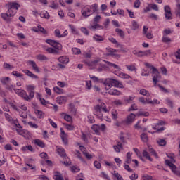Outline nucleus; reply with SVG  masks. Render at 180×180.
Here are the masks:
<instances>
[{"label": "nucleus", "instance_id": "nucleus-28", "mask_svg": "<svg viewBox=\"0 0 180 180\" xmlns=\"http://www.w3.org/2000/svg\"><path fill=\"white\" fill-rule=\"evenodd\" d=\"M37 59H38L39 61H47V60H49V58L43 54H39L37 56Z\"/></svg>", "mask_w": 180, "mask_h": 180}, {"label": "nucleus", "instance_id": "nucleus-25", "mask_svg": "<svg viewBox=\"0 0 180 180\" xmlns=\"http://www.w3.org/2000/svg\"><path fill=\"white\" fill-rule=\"evenodd\" d=\"M40 16L43 19H50V14H49V12H47L46 11H42L40 13Z\"/></svg>", "mask_w": 180, "mask_h": 180}, {"label": "nucleus", "instance_id": "nucleus-19", "mask_svg": "<svg viewBox=\"0 0 180 180\" xmlns=\"http://www.w3.org/2000/svg\"><path fill=\"white\" fill-rule=\"evenodd\" d=\"M58 60L62 64H68V63H70V58H68V56H67L59 57Z\"/></svg>", "mask_w": 180, "mask_h": 180}, {"label": "nucleus", "instance_id": "nucleus-59", "mask_svg": "<svg viewBox=\"0 0 180 180\" xmlns=\"http://www.w3.org/2000/svg\"><path fill=\"white\" fill-rule=\"evenodd\" d=\"M172 32L171 29H165L163 31V36H167V34H171Z\"/></svg>", "mask_w": 180, "mask_h": 180}, {"label": "nucleus", "instance_id": "nucleus-42", "mask_svg": "<svg viewBox=\"0 0 180 180\" xmlns=\"http://www.w3.org/2000/svg\"><path fill=\"white\" fill-rule=\"evenodd\" d=\"M91 9H93L91 11V12L93 13H98V4H94L91 5Z\"/></svg>", "mask_w": 180, "mask_h": 180}, {"label": "nucleus", "instance_id": "nucleus-29", "mask_svg": "<svg viewBox=\"0 0 180 180\" xmlns=\"http://www.w3.org/2000/svg\"><path fill=\"white\" fill-rule=\"evenodd\" d=\"M115 32H116V33H117V34L120 36V37H121V39H124L125 34H124V32L123 30H122V29L117 28V29H115Z\"/></svg>", "mask_w": 180, "mask_h": 180}, {"label": "nucleus", "instance_id": "nucleus-13", "mask_svg": "<svg viewBox=\"0 0 180 180\" xmlns=\"http://www.w3.org/2000/svg\"><path fill=\"white\" fill-rule=\"evenodd\" d=\"M136 116H137V115H135L134 113H131L129 115H128L127 117L126 124H130L133 123L136 119Z\"/></svg>", "mask_w": 180, "mask_h": 180}, {"label": "nucleus", "instance_id": "nucleus-9", "mask_svg": "<svg viewBox=\"0 0 180 180\" xmlns=\"http://www.w3.org/2000/svg\"><path fill=\"white\" fill-rule=\"evenodd\" d=\"M100 62H101V58H97L96 60L91 62H88L86 60L83 61V63H84V64H86L88 67H90L91 70H94V68H96V66L98 65V63H100Z\"/></svg>", "mask_w": 180, "mask_h": 180}, {"label": "nucleus", "instance_id": "nucleus-21", "mask_svg": "<svg viewBox=\"0 0 180 180\" xmlns=\"http://www.w3.org/2000/svg\"><path fill=\"white\" fill-rule=\"evenodd\" d=\"M23 72H25V74H26V75H27L28 77H30V78H32L34 79H39V77L34 74H33L32 72H30V70H25L23 71Z\"/></svg>", "mask_w": 180, "mask_h": 180}, {"label": "nucleus", "instance_id": "nucleus-53", "mask_svg": "<svg viewBox=\"0 0 180 180\" xmlns=\"http://www.w3.org/2000/svg\"><path fill=\"white\" fill-rule=\"evenodd\" d=\"M20 117H22V119H27V114H26V112H23L22 110H19V111H18Z\"/></svg>", "mask_w": 180, "mask_h": 180}, {"label": "nucleus", "instance_id": "nucleus-62", "mask_svg": "<svg viewBox=\"0 0 180 180\" xmlns=\"http://www.w3.org/2000/svg\"><path fill=\"white\" fill-rule=\"evenodd\" d=\"M139 178V174L134 173V174H132L131 176H129V179L131 180H136Z\"/></svg>", "mask_w": 180, "mask_h": 180}, {"label": "nucleus", "instance_id": "nucleus-57", "mask_svg": "<svg viewBox=\"0 0 180 180\" xmlns=\"http://www.w3.org/2000/svg\"><path fill=\"white\" fill-rule=\"evenodd\" d=\"M165 19L167 20H171L172 19V13H165Z\"/></svg>", "mask_w": 180, "mask_h": 180}, {"label": "nucleus", "instance_id": "nucleus-49", "mask_svg": "<svg viewBox=\"0 0 180 180\" xmlns=\"http://www.w3.org/2000/svg\"><path fill=\"white\" fill-rule=\"evenodd\" d=\"M177 9L175 11L176 18H179L180 19V4H178L176 5Z\"/></svg>", "mask_w": 180, "mask_h": 180}, {"label": "nucleus", "instance_id": "nucleus-45", "mask_svg": "<svg viewBox=\"0 0 180 180\" xmlns=\"http://www.w3.org/2000/svg\"><path fill=\"white\" fill-rule=\"evenodd\" d=\"M111 115H112V118L114 120H116V119H117V110H112V112H111Z\"/></svg>", "mask_w": 180, "mask_h": 180}, {"label": "nucleus", "instance_id": "nucleus-52", "mask_svg": "<svg viewBox=\"0 0 180 180\" xmlns=\"http://www.w3.org/2000/svg\"><path fill=\"white\" fill-rule=\"evenodd\" d=\"M38 30L41 32V33H43V34H47V31L41 27V25L37 26Z\"/></svg>", "mask_w": 180, "mask_h": 180}, {"label": "nucleus", "instance_id": "nucleus-4", "mask_svg": "<svg viewBox=\"0 0 180 180\" xmlns=\"http://www.w3.org/2000/svg\"><path fill=\"white\" fill-rule=\"evenodd\" d=\"M16 15V11L8 9L6 13H1V16L6 22H12V18Z\"/></svg>", "mask_w": 180, "mask_h": 180}, {"label": "nucleus", "instance_id": "nucleus-35", "mask_svg": "<svg viewBox=\"0 0 180 180\" xmlns=\"http://www.w3.org/2000/svg\"><path fill=\"white\" fill-rule=\"evenodd\" d=\"M139 94L143 96H150V93L145 89H141L139 91Z\"/></svg>", "mask_w": 180, "mask_h": 180}, {"label": "nucleus", "instance_id": "nucleus-36", "mask_svg": "<svg viewBox=\"0 0 180 180\" xmlns=\"http://www.w3.org/2000/svg\"><path fill=\"white\" fill-rule=\"evenodd\" d=\"M157 143H158V144H159V146H160L162 147L167 146V141H165V139H159L157 140Z\"/></svg>", "mask_w": 180, "mask_h": 180}, {"label": "nucleus", "instance_id": "nucleus-54", "mask_svg": "<svg viewBox=\"0 0 180 180\" xmlns=\"http://www.w3.org/2000/svg\"><path fill=\"white\" fill-rule=\"evenodd\" d=\"M70 170L72 171V172H79L81 169H79V167H78L72 166L70 167Z\"/></svg>", "mask_w": 180, "mask_h": 180}, {"label": "nucleus", "instance_id": "nucleus-5", "mask_svg": "<svg viewBox=\"0 0 180 180\" xmlns=\"http://www.w3.org/2000/svg\"><path fill=\"white\" fill-rule=\"evenodd\" d=\"M152 79L153 82L154 86L157 85V83L161 79V75L160 74V72L156 68H152Z\"/></svg>", "mask_w": 180, "mask_h": 180}, {"label": "nucleus", "instance_id": "nucleus-15", "mask_svg": "<svg viewBox=\"0 0 180 180\" xmlns=\"http://www.w3.org/2000/svg\"><path fill=\"white\" fill-rule=\"evenodd\" d=\"M79 148H80V150H82L84 155H85L86 158H87V160H92L93 158L92 155L89 154L88 152H86V148L85 147L80 146Z\"/></svg>", "mask_w": 180, "mask_h": 180}, {"label": "nucleus", "instance_id": "nucleus-2", "mask_svg": "<svg viewBox=\"0 0 180 180\" xmlns=\"http://www.w3.org/2000/svg\"><path fill=\"white\" fill-rule=\"evenodd\" d=\"M105 89L106 91H109L112 86H115V88H123V84L122 82L115 79H106L104 82Z\"/></svg>", "mask_w": 180, "mask_h": 180}, {"label": "nucleus", "instance_id": "nucleus-26", "mask_svg": "<svg viewBox=\"0 0 180 180\" xmlns=\"http://www.w3.org/2000/svg\"><path fill=\"white\" fill-rule=\"evenodd\" d=\"M35 115L37 116L38 119H43L44 117V112L39 110H35Z\"/></svg>", "mask_w": 180, "mask_h": 180}, {"label": "nucleus", "instance_id": "nucleus-16", "mask_svg": "<svg viewBox=\"0 0 180 180\" xmlns=\"http://www.w3.org/2000/svg\"><path fill=\"white\" fill-rule=\"evenodd\" d=\"M4 116L6 117V120H7V122H9L11 123V124L16 125V123H18V121L13 120V118H12V116H11L8 112H5Z\"/></svg>", "mask_w": 180, "mask_h": 180}, {"label": "nucleus", "instance_id": "nucleus-33", "mask_svg": "<svg viewBox=\"0 0 180 180\" xmlns=\"http://www.w3.org/2000/svg\"><path fill=\"white\" fill-rule=\"evenodd\" d=\"M69 109L72 113V115H75L77 113V109H75V106L74 105V104H70L69 105Z\"/></svg>", "mask_w": 180, "mask_h": 180}, {"label": "nucleus", "instance_id": "nucleus-27", "mask_svg": "<svg viewBox=\"0 0 180 180\" xmlns=\"http://www.w3.org/2000/svg\"><path fill=\"white\" fill-rule=\"evenodd\" d=\"M53 179L55 180H64V178H63V176H61V173L59 172H55Z\"/></svg>", "mask_w": 180, "mask_h": 180}, {"label": "nucleus", "instance_id": "nucleus-51", "mask_svg": "<svg viewBox=\"0 0 180 180\" xmlns=\"http://www.w3.org/2000/svg\"><path fill=\"white\" fill-rule=\"evenodd\" d=\"M12 75H14V77H17V78H22L23 77V74L18 72V71H13Z\"/></svg>", "mask_w": 180, "mask_h": 180}, {"label": "nucleus", "instance_id": "nucleus-17", "mask_svg": "<svg viewBox=\"0 0 180 180\" xmlns=\"http://www.w3.org/2000/svg\"><path fill=\"white\" fill-rule=\"evenodd\" d=\"M68 34V31L65 30V32L61 34V32H60V30L56 29L55 30V36L56 37H65V36H67Z\"/></svg>", "mask_w": 180, "mask_h": 180}, {"label": "nucleus", "instance_id": "nucleus-38", "mask_svg": "<svg viewBox=\"0 0 180 180\" xmlns=\"http://www.w3.org/2000/svg\"><path fill=\"white\" fill-rule=\"evenodd\" d=\"M143 156L146 158V160H149V161H153V158L150 156V154H148V152L147 150L143 151Z\"/></svg>", "mask_w": 180, "mask_h": 180}, {"label": "nucleus", "instance_id": "nucleus-37", "mask_svg": "<svg viewBox=\"0 0 180 180\" xmlns=\"http://www.w3.org/2000/svg\"><path fill=\"white\" fill-rule=\"evenodd\" d=\"M81 139H82V140H83V141H84L87 144H88V143H89V141L88 140V135L85 134L84 133V131H82Z\"/></svg>", "mask_w": 180, "mask_h": 180}, {"label": "nucleus", "instance_id": "nucleus-24", "mask_svg": "<svg viewBox=\"0 0 180 180\" xmlns=\"http://www.w3.org/2000/svg\"><path fill=\"white\" fill-rule=\"evenodd\" d=\"M108 94H109V95H114V96H119V95H121L122 93L117 89H110L108 92Z\"/></svg>", "mask_w": 180, "mask_h": 180}, {"label": "nucleus", "instance_id": "nucleus-39", "mask_svg": "<svg viewBox=\"0 0 180 180\" xmlns=\"http://www.w3.org/2000/svg\"><path fill=\"white\" fill-rule=\"evenodd\" d=\"M53 91L54 92H56V94H58L59 95H61V94H63L64 91L62 89H60V87L58 86H55L53 88Z\"/></svg>", "mask_w": 180, "mask_h": 180}, {"label": "nucleus", "instance_id": "nucleus-30", "mask_svg": "<svg viewBox=\"0 0 180 180\" xmlns=\"http://www.w3.org/2000/svg\"><path fill=\"white\" fill-rule=\"evenodd\" d=\"M104 63H106V64H108V65H109V67H113V68H115V70H120V68H119V65L115 64V63H112L111 62L107 61V60H103Z\"/></svg>", "mask_w": 180, "mask_h": 180}, {"label": "nucleus", "instance_id": "nucleus-40", "mask_svg": "<svg viewBox=\"0 0 180 180\" xmlns=\"http://www.w3.org/2000/svg\"><path fill=\"white\" fill-rule=\"evenodd\" d=\"M141 139L142 141H143V143H147V141H148V136H147V134H146V133H143L141 135Z\"/></svg>", "mask_w": 180, "mask_h": 180}, {"label": "nucleus", "instance_id": "nucleus-8", "mask_svg": "<svg viewBox=\"0 0 180 180\" xmlns=\"http://www.w3.org/2000/svg\"><path fill=\"white\" fill-rule=\"evenodd\" d=\"M92 7L91 6H86L82 10V15L84 18H88L92 13Z\"/></svg>", "mask_w": 180, "mask_h": 180}, {"label": "nucleus", "instance_id": "nucleus-47", "mask_svg": "<svg viewBox=\"0 0 180 180\" xmlns=\"http://www.w3.org/2000/svg\"><path fill=\"white\" fill-rule=\"evenodd\" d=\"M64 119L66 120V122H69V123H72V117H71L70 115H65Z\"/></svg>", "mask_w": 180, "mask_h": 180}, {"label": "nucleus", "instance_id": "nucleus-63", "mask_svg": "<svg viewBox=\"0 0 180 180\" xmlns=\"http://www.w3.org/2000/svg\"><path fill=\"white\" fill-rule=\"evenodd\" d=\"M164 9H165V13H171V8L169 7V6H165Z\"/></svg>", "mask_w": 180, "mask_h": 180}, {"label": "nucleus", "instance_id": "nucleus-18", "mask_svg": "<svg viewBox=\"0 0 180 180\" xmlns=\"http://www.w3.org/2000/svg\"><path fill=\"white\" fill-rule=\"evenodd\" d=\"M146 56H151V50L139 51L137 57H146Z\"/></svg>", "mask_w": 180, "mask_h": 180}, {"label": "nucleus", "instance_id": "nucleus-48", "mask_svg": "<svg viewBox=\"0 0 180 180\" xmlns=\"http://www.w3.org/2000/svg\"><path fill=\"white\" fill-rule=\"evenodd\" d=\"M127 69L128 71H136L137 68H136V66L134 65H126Z\"/></svg>", "mask_w": 180, "mask_h": 180}, {"label": "nucleus", "instance_id": "nucleus-32", "mask_svg": "<svg viewBox=\"0 0 180 180\" xmlns=\"http://www.w3.org/2000/svg\"><path fill=\"white\" fill-rule=\"evenodd\" d=\"M93 39H94V40H95V41H103V40H105L103 37H102L101 35H98V34H95L93 37Z\"/></svg>", "mask_w": 180, "mask_h": 180}, {"label": "nucleus", "instance_id": "nucleus-22", "mask_svg": "<svg viewBox=\"0 0 180 180\" xmlns=\"http://www.w3.org/2000/svg\"><path fill=\"white\" fill-rule=\"evenodd\" d=\"M34 144H36L39 147H41V148H44V147H46V144L44 143V142H43L40 139H35L34 141Z\"/></svg>", "mask_w": 180, "mask_h": 180}, {"label": "nucleus", "instance_id": "nucleus-3", "mask_svg": "<svg viewBox=\"0 0 180 180\" xmlns=\"http://www.w3.org/2000/svg\"><path fill=\"white\" fill-rule=\"evenodd\" d=\"M36 88L33 85H27L26 89L27 92L29 94V95L27 94L25 97H24L25 101H27V102H30L33 98H34V89Z\"/></svg>", "mask_w": 180, "mask_h": 180}, {"label": "nucleus", "instance_id": "nucleus-34", "mask_svg": "<svg viewBox=\"0 0 180 180\" xmlns=\"http://www.w3.org/2000/svg\"><path fill=\"white\" fill-rule=\"evenodd\" d=\"M136 116H144L145 117H147L150 116V113L148 112L139 111L136 113Z\"/></svg>", "mask_w": 180, "mask_h": 180}, {"label": "nucleus", "instance_id": "nucleus-43", "mask_svg": "<svg viewBox=\"0 0 180 180\" xmlns=\"http://www.w3.org/2000/svg\"><path fill=\"white\" fill-rule=\"evenodd\" d=\"M162 41V43H170L171 38L167 37V35H163Z\"/></svg>", "mask_w": 180, "mask_h": 180}, {"label": "nucleus", "instance_id": "nucleus-31", "mask_svg": "<svg viewBox=\"0 0 180 180\" xmlns=\"http://www.w3.org/2000/svg\"><path fill=\"white\" fill-rule=\"evenodd\" d=\"M109 41H110L111 43H112L113 44H116L117 47H120L122 48V45L120 44H119V42H117V41L116 40V39L111 37L108 39Z\"/></svg>", "mask_w": 180, "mask_h": 180}, {"label": "nucleus", "instance_id": "nucleus-23", "mask_svg": "<svg viewBox=\"0 0 180 180\" xmlns=\"http://www.w3.org/2000/svg\"><path fill=\"white\" fill-rule=\"evenodd\" d=\"M20 8V5L18 3L12 2L10 3V7L8 9H11V11H13V9H16L18 11Z\"/></svg>", "mask_w": 180, "mask_h": 180}, {"label": "nucleus", "instance_id": "nucleus-1", "mask_svg": "<svg viewBox=\"0 0 180 180\" xmlns=\"http://www.w3.org/2000/svg\"><path fill=\"white\" fill-rule=\"evenodd\" d=\"M46 43L49 44L53 48H47L46 51L49 53V54H58L60 53V50H63V45L59 42H57L56 40L53 39H46Z\"/></svg>", "mask_w": 180, "mask_h": 180}, {"label": "nucleus", "instance_id": "nucleus-20", "mask_svg": "<svg viewBox=\"0 0 180 180\" xmlns=\"http://www.w3.org/2000/svg\"><path fill=\"white\" fill-rule=\"evenodd\" d=\"M56 102L59 105H63V103H65V102H67V97L63 96H58L56 98Z\"/></svg>", "mask_w": 180, "mask_h": 180}, {"label": "nucleus", "instance_id": "nucleus-56", "mask_svg": "<svg viewBox=\"0 0 180 180\" xmlns=\"http://www.w3.org/2000/svg\"><path fill=\"white\" fill-rule=\"evenodd\" d=\"M1 82L3 84V85H7L8 83L6 81H9V77H3L0 79Z\"/></svg>", "mask_w": 180, "mask_h": 180}, {"label": "nucleus", "instance_id": "nucleus-60", "mask_svg": "<svg viewBox=\"0 0 180 180\" xmlns=\"http://www.w3.org/2000/svg\"><path fill=\"white\" fill-rule=\"evenodd\" d=\"M149 6H150L151 9H153V11H159L158 5L157 4H148Z\"/></svg>", "mask_w": 180, "mask_h": 180}, {"label": "nucleus", "instance_id": "nucleus-12", "mask_svg": "<svg viewBox=\"0 0 180 180\" xmlns=\"http://www.w3.org/2000/svg\"><path fill=\"white\" fill-rule=\"evenodd\" d=\"M27 65H31L32 67V69L35 72H38V74L40 72V70L39 69V66H37V64H36V62L33 60H28L27 61Z\"/></svg>", "mask_w": 180, "mask_h": 180}, {"label": "nucleus", "instance_id": "nucleus-6", "mask_svg": "<svg viewBox=\"0 0 180 180\" xmlns=\"http://www.w3.org/2000/svg\"><path fill=\"white\" fill-rule=\"evenodd\" d=\"M105 106H106V105H105L104 103H101V105L98 104L94 107V114L95 115V116H97L98 119L102 120V118L103 117V114L101 112V108H104Z\"/></svg>", "mask_w": 180, "mask_h": 180}, {"label": "nucleus", "instance_id": "nucleus-64", "mask_svg": "<svg viewBox=\"0 0 180 180\" xmlns=\"http://www.w3.org/2000/svg\"><path fill=\"white\" fill-rule=\"evenodd\" d=\"M174 56L177 60H180V49L176 51Z\"/></svg>", "mask_w": 180, "mask_h": 180}, {"label": "nucleus", "instance_id": "nucleus-61", "mask_svg": "<svg viewBox=\"0 0 180 180\" xmlns=\"http://www.w3.org/2000/svg\"><path fill=\"white\" fill-rule=\"evenodd\" d=\"M141 2H140V0H135L134 3V8H140V5H141Z\"/></svg>", "mask_w": 180, "mask_h": 180}, {"label": "nucleus", "instance_id": "nucleus-10", "mask_svg": "<svg viewBox=\"0 0 180 180\" xmlns=\"http://www.w3.org/2000/svg\"><path fill=\"white\" fill-rule=\"evenodd\" d=\"M56 151L60 157H62V158H68V156H67V154L65 153V150H64V148L60 146H56Z\"/></svg>", "mask_w": 180, "mask_h": 180}, {"label": "nucleus", "instance_id": "nucleus-14", "mask_svg": "<svg viewBox=\"0 0 180 180\" xmlns=\"http://www.w3.org/2000/svg\"><path fill=\"white\" fill-rule=\"evenodd\" d=\"M14 91L17 95H19V96H21L22 98L24 99L27 96V92L25 90L19 89H14Z\"/></svg>", "mask_w": 180, "mask_h": 180}, {"label": "nucleus", "instance_id": "nucleus-46", "mask_svg": "<svg viewBox=\"0 0 180 180\" xmlns=\"http://www.w3.org/2000/svg\"><path fill=\"white\" fill-rule=\"evenodd\" d=\"M72 51L73 54H75L76 56H78V54H81V49H79L78 48H72Z\"/></svg>", "mask_w": 180, "mask_h": 180}, {"label": "nucleus", "instance_id": "nucleus-7", "mask_svg": "<svg viewBox=\"0 0 180 180\" xmlns=\"http://www.w3.org/2000/svg\"><path fill=\"white\" fill-rule=\"evenodd\" d=\"M165 164L168 167H169L170 169L174 172V174H176V175H178V176H180V172L176 170V166L172 163V162H170L169 160H165Z\"/></svg>", "mask_w": 180, "mask_h": 180}, {"label": "nucleus", "instance_id": "nucleus-41", "mask_svg": "<svg viewBox=\"0 0 180 180\" xmlns=\"http://www.w3.org/2000/svg\"><path fill=\"white\" fill-rule=\"evenodd\" d=\"M125 162L127 164H130L131 162V153H130V152H128L127 153V160Z\"/></svg>", "mask_w": 180, "mask_h": 180}, {"label": "nucleus", "instance_id": "nucleus-44", "mask_svg": "<svg viewBox=\"0 0 180 180\" xmlns=\"http://www.w3.org/2000/svg\"><path fill=\"white\" fill-rule=\"evenodd\" d=\"M139 23L136 20L132 21V30H137L139 29Z\"/></svg>", "mask_w": 180, "mask_h": 180}, {"label": "nucleus", "instance_id": "nucleus-58", "mask_svg": "<svg viewBox=\"0 0 180 180\" xmlns=\"http://www.w3.org/2000/svg\"><path fill=\"white\" fill-rule=\"evenodd\" d=\"M113 148H114L115 153H120V150H122L120 146H119L118 143H117V145H114Z\"/></svg>", "mask_w": 180, "mask_h": 180}, {"label": "nucleus", "instance_id": "nucleus-50", "mask_svg": "<svg viewBox=\"0 0 180 180\" xmlns=\"http://www.w3.org/2000/svg\"><path fill=\"white\" fill-rule=\"evenodd\" d=\"M113 176L117 178V180H124L122 175H120L118 172H116V171H114Z\"/></svg>", "mask_w": 180, "mask_h": 180}, {"label": "nucleus", "instance_id": "nucleus-55", "mask_svg": "<svg viewBox=\"0 0 180 180\" xmlns=\"http://www.w3.org/2000/svg\"><path fill=\"white\" fill-rule=\"evenodd\" d=\"M139 108H137V105L136 104H132L131 107L129 108L128 111L131 112L133 110H138Z\"/></svg>", "mask_w": 180, "mask_h": 180}, {"label": "nucleus", "instance_id": "nucleus-11", "mask_svg": "<svg viewBox=\"0 0 180 180\" xmlns=\"http://www.w3.org/2000/svg\"><path fill=\"white\" fill-rule=\"evenodd\" d=\"M119 139L120 141H117V144H118V146L121 148V150H123V146H124V143H126L124 136H123V132H120Z\"/></svg>", "mask_w": 180, "mask_h": 180}]
</instances>
